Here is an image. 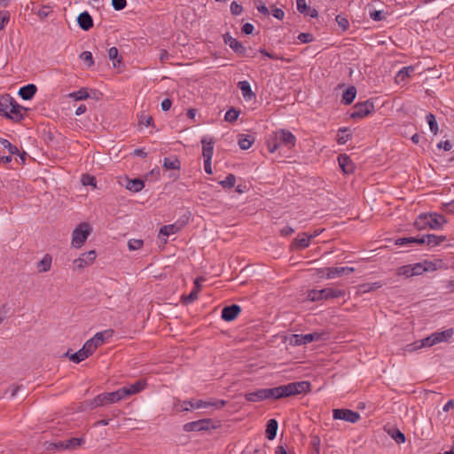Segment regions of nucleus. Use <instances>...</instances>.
Masks as SVG:
<instances>
[{"label":"nucleus","instance_id":"nucleus-1","mask_svg":"<svg viewBox=\"0 0 454 454\" xmlns=\"http://www.w3.org/2000/svg\"><path fill=\"white\" fill-rule=\"evenodd\" d=\"M310 391L309 381H296L272 388H262L254 392L247 393L245 398L248 402L256 403L267 399H279L306 394Z\"/></svg>","mask_w":454,"mask_h":454},{"label":"nucleus","instance_id":"nucleus-2","mask_svg":"<svg viewBox=\"0 0 454 454\" xmlns=\"http://www.w3.org/2000/svg\"><path fill=\"white\" fill-rule=\"evenodd\" d=\"M296 137L287 129H278L270 134L266 139V145L270 153H275L280 146L293 148L295 145Z\"/></svg>","mask_w":454,"mask_h":454},{"label":"nucleus","instance_id":"nucleus-3","mask_svg":"<svg viewBox=\"0 0 454 454\" xmlns=\"http://www.w3.org/2000/svg\"><path fill=\"white\" fill-rule=\"evenodd\" d=\"M26 108L19 105L9 94L0 96V115L14 121L23 120Z\"/></svg>","mask_w":454,"mask_h":454},{"label":"nucleus","instance_id":"nucleus-4","mask_svg":"<svg viewBox=\"0 0 454 454\" xmlns=\"http://www.w3.org/2000/svg\"><path fill=\"white\" fill-rule=\"evenodd\" d=\"M447 223L442 215L437 213H422L414 222V226L418 230H440Z\"/></svg>","mask_w":454,"mask_h":454},{"label":"nucleus","instance_id":"nucleus-5","mask_svg":"<svg viewBox=\"0 0 454 454\" xmlns=\"http://www.w3.org/2000/svg\"><path fill=\"white\" fill-rule=\"evenodd\" d=\"M374 110V103L371 99L358 102L345 113V120H361L372 114Z\"/></svg>","mask_w":454,"mask_h":454},{"label":"nucleus","instance_id":"nucleus-6","mask_svg":"<svg viewBox=\"0 0 454 454\" xmlns=\"http://www.w3.org/2000/svg\"><path fill=\"white\" fill-rule=\"evenodd\" d=\"M91 232V228L89 223H80L72 233V247L74 248H81L88 237Z\"/></svg>","mask_w":454,"mask_h":454},{"label":"nucleus","instance_id":"nucleus-7","mask_svg":"<svg viewBox=\"0 0 454 454\" xmlns=\"http://www.w3.org/2000/svg\"><path fill=\"white\" fill-rule=\"evenodd\" d=\"M453 335V329H448L439 333H434L420 341L419 348L432 347L437 343L448 340Z\"/></svg>","mask_w":454,"mask_h":454},{"label":"nucleus","instance_id":"nucleus-8","mask_svg":"<svg viewBox=\"0 0 454 454\" xmlns=\"http://www.w3.org/2000/svg\"><path fill=\"white\" fill-rule=\"evenodd\" d=\"M121 400H123V396L121 388H119L118 390L114 392L103 393L98 395L92 401V405L94 407L103 406L109 403H114Z\"/></svg>","mask_w":454,"mask_h":454},{"label":"nucleus","instance_id":"nucleus-9","mask_svg":"<svg viewBox=\"0 0 454 454\" xmlns=\"http://www.w3.org/2000/svg\"><path fill=\"white\" fill-rule=\"evenodd\" d=\"M225 405V401L223 400H217L215 402H205L202 400H198L196 402L192 401H184L182 403V409L183 411H190L192 409H201V408H207L214 406L216 409H221Z\"/></svg>","mask_w":454,"mask_h":454},{"label":"nucleus","instance_id":"nucleus-10","mask_svg":"<svg viewBox=\"0 0 454 454\" xmlns=\"http://www.w3.org/2000/svg\"><path fill=\"white\" fill-rule=\"evenodd\" d=\"M97 258V252L90 250L82 254L77 259L73 261L74 269L82 270L86 267L92 265Z\"/></svg>","mask_w":454,"mask_h":454},{"label":"nucleus","instance_id":"nucleus-11","mask_svg":"<svg viewBox=\"0 0 454 454\" xmlns=\"http://www.w3.org/2000/svg\"><path fill=\"white\" fill-rule=\"evenodd\" d=\"M146 387V381L145 380H139L133 384L124 386L121 388L123 399L128 398L130 395L140 393Z\"/></svg>","mask_w":454,"mask_h":454},{"label":"nucleus","instance_id":"nucleus-12","mask_svg":"<svg viewBox=\"0 0 454 454\" xmlns=\"http://www.w3.org/2000/svg\"><path fill=\"white\" fill-rule=\"evenodd\" d=\"M212 426L211 419H200L197 421L189 422L184 425L185 432H199L207 431Z\"/></svg>","mask_w":454,"mask_h":454},{"label":"nucleus","instance_id":"nucleus-13","mask_svg":"<svg viewBox=\"0 0 454 454\" xmlns=\"http://www.w3.org/2000/svg\"><path fill=\"white\" fill-rule=\"evenodd\" d=\"M318 339L319 335L317 333L294 334L290 339V343L300 346Z\"/></svg>","mask_w":454,"mask_h":454},{"label":"nucleus","instance_id":"nucleus-14","mask_svg":"<svg viewBox=\"0 0 454 454\" xmlns=\"http://www.w3.org/2000/svg\"><path fill=\"white\" fill-rule=\"evenodd\" d=\"M240 311L241 308L236 304L224 307L222 310V318L227 322L232 321L239 316Z\"/></svg>","mask_w":454,"mask_h":454},{"label":"nucleus","instance_id":"nucleus-15","mask_svg":"<svg viewBox=\"0 0 454 454\" xmlns=\"http://www.w3.org/2000/svg\"><path fill=\"white\" fill-rule=\"evenodd\" d=\"M224 43L230 46L236 53L244 54L246 49L240 42L233 38L231 35L226 34L224 35Z\"/></svg>","mask_w":454,"mask_h":454},{"label":"nucleus","instance_id":"nucleus-16","mask_svg":"<svg viewBox=\"0 0 454 454\" xmlns=\"http://www.w3.org/2000/svg\"><path fill=\"white\" fill-rule=\"evenodd\" d=\"M180 227L176 224L164 225L160 229L159 238L162 239L164 242L167 241V238L172 234H176L180 231Z\"/></svg>","mask_w":454,"mask_h":454},{"label":"nucleus","instance_id":"nucleus-17","mask_svg":"<svg viewBox=\"0 0 454 454\" xmlns=\"http://www.w3.org/2000/svg\"><path fill=\"white\" fill-rule=\"evenodd\" d=\"M77 22L80 27L85 31H88L93 27V20L91 16L87 12H82L77 18Z\"/></svg>","mask_w":454,"mask_h":454},{"label":"nucleus","instance_id":"nucleus-18","mask_svg":"<svg viewBox=\"0 0 454 454\" xmlns=\"http://www.w3.org/2000/svg\"><path fill=\"white\" fill-rule=\"evenodd\" d=\"M202 144V155L204 160H212L213 152H214V140L210 138L207 140V138H203L201 140Z\"/></svg>","mask_w":454,"mask_h":454},{"label":"nucleus","instance_id":"nucleus-19","mask_svg":"<svg viewBox=\"0 0 454 454\" xmlns=\"http://www.w3.org/2000/svg\"><path fill=\"white\" fill-rule=\"evenodd\" d=\"M312 236H309L306 233L299 235L293 242V248L294 249H304L309 246Z\"/></svg>","mask_w":454,"mask_h":454},{"label":"nucleus","instance_id":"nucleus-20","mask_svg":"<svg viewBox=\"0 0 454 454\" xmlns=\"http://www.w3.org/2000/svg\"><path fill=\"white\" fill-rule=\"evenodd\" d=\"M238 87L246 100H251L255 98V94L252 91L250 83L247 81L239 82Z\"/></svg>","mask_w":454,"mask_h":454},{"label":"nucleus","instance_id":"nucleus-21","mask_svg":"<svg viewBox=\"0 0 454 454\" xmlns=\"http://www.w3.org/2000/svg\"><path fill=\"white\" fill-rule=\"evenodd\" d=\"M36 90H37V88L35 84H27L20 89L19 95L23 99L29 100L35 96Z\"/></svg>","mask_w":454,"mask_h":454},{"label":"nucleus","instance_id":"nucleus-22","mask_svg":"<svg viewBox=\"0 0 454 454\" xmlns=\"http://www.w3.org/2000/svg\"><path fill=\"white\" fill-rule=\"evenodd\" d=\"M357 90L353 85L348 86L344 91H342V104L350 105L356 98Z\"/></svg>","mask_w":454,"mask_h":454},{"label":"nucleus","instance_id":"nucleus-23","mask_svg":"<svg viewBox=\"0 0 454 454\" xmlns=\"http://www.w3.org/2000/svg\"><path fill=\"white\" fill-rule=\"evenodd\" d=\"M124 185L127 190L131 191L133 192H137L144 188L145 184L141 179L135 178L126 179V184Z\"/></svg>","mask_w":454,"mask_h":454},{"label":"nucleus","instance_id":"nucleus-24","mask_svg":"<svg viewBox=\"0 0 454 454\" xmlns=\"http://www.w3.org/2000/svg\"><path fill=\"white\" fill-rule=\"evenodd\" d=\"M446 240L445 236H438L434 234H427L425 235L426 245L431 247H436L440 245L442 242Z\"/></svg>","mask_w":454,"mask_h":454},{"label":"nucleus","instance_id":"nucleus-25","mask_svg":"<svg viewBox=\"0 0 454 454\" xmlns=\"http://www.w3.org/2000/svg\"><path fill=\"white\" fill-rule=\"evenodd\" d=\"M52 258L50 254H46L37 263V270L39 272H47L51 270Z\"/></svg>","mask_w":454,"mask_h":454},{"label":"nucleus","instance_id":"nucleus-26","mask_svg":"<svg viewBox=\"0 0 454 454\" xmlns=\"http://www.w3.org/2000/svg\"><path fill=\"white\" fill-rule=\"evenodd\" d=\"M66 356L69 357V359L74 363H80L86 359L90 355L87 353V350L82 347L77 352L69 356V352L66 353Z\"/></svg>","mask_w":454,"mask_h":454},{"label":"nucleus","instance_id":"nucleus-27","mask_svg":"<svg viewBox=\"0 0 454 454\" xmlns=\"http://www.w3.org/2000/svg\"><path fill=\"white\" fill-rule=\"evenodd\" d=\"M360 419V414L356 411L342 409V420L350 423H356Z\"/></svg>","mask_w":454,"mask_h":454},{"label":"nucleus","instance_id":"nucleus-28","mask_svg":"<svg viewBox=\"0 0 454 454\" xmlns=\"http://www.w3.org/2000/svg\"><path fill=\"white\" fill-rule=\"evenodd\" d=\"M356 165L352 160L348 156L342 154V173L352 174L354 173Z\"/></svg>","mask_w":454,"mask_h":454},{"label":"nucleus","instance_id":"nucleus-29","mask_svg":"<svg viewBox=\"0 0 454 454\" xmlns=\"http://www.w3.org/2000/svg\"><path fill=\"white\" fill-rule=\"evenodd\" d=\"M278 431V421L271 419L267 423L266 435L269 440L275 439Z\"/></svg>","mask_w":454,"mask_h":454},{"label":"nucleus","instance_id":"nucleus-30","mask_svg":"<svg viewBox=\"0 0 454 454\" xmlns=\"http://www.w3.org/2000/svg\"><path fill=\"white\" fill-rule=\"evenodd\" d=\"M254 139L251 136L241 134L239 136L238 144H239L240 149L247 150L252 146V145L254 144Z\"/></svg>","mask_w":454,"mask_h":454},{"label":"nucleus","instance_id":"nucleus-31","mask_svg":"<svg viewBox=\"0 0 454 454\" xmlns=\"http://www.w3.org/2000/svg\"><path fill=\"white\" fill-rule=\"evenodd\" d=\"M381 282H374V283H366L363 285L358 286V293L360 294H365L372 291H375L380 289L382 286Z\"/></svg>","mask_w":454,"mask_h":454},{"label":"nucleus","instance_id":"nucleus-32","mask_svg":"<svg viewBox=\"0 0 454 454\" xmlns=\"http://www.w3.org/2000/svg\"><path fill=\"white\" fill-rule=\"evenodd\" d=\"M163 168L178 170L181 168V162L176 157H168L164 159Z\"/></svg>","mask_w":454,"mask_h":454},{"label":"nucleus","instance_id":"nucleus-33","mask_svg":"<svg viewBox=\"0 0 454 454\" xmlns=\"http://www.w3.org/2000/svg\"><path fill=\"white\" fill-rule=\"evenodd\" d=\"M340 270L337 267L325 268L319 271L320 278H326L328 279L334 278L340 275Z\"/></svg>","mask_w":454,"mask_h":454},{"label":"nucleus","instance_id":"nucleus-34","mask_svg":"<svg viewBox=\"0 0 454 454\" xmlns=\"http://www.w3.org/2000/svg\"><path fill=\"white\" fill-rule=\"evenodd\" d=\"M340 292L333 287H326L320 290L321 300H327L330 298L338 297Z\"/></svg>","mask_w":454,"mask_h":454},{"label":"nucleus","instance_id":"nucleus-35","mask_svg":"<svg viewBox=\"0 0 454 454\" xmlns=\"http://www.w3.org/2000/svg\"><path fill=\"white\" fill-rule=\"evenodd\" d=\"M108 58L113 61L114 67H120L121 64V58H119V51L116 47H111L108 50Z\"/></svg>","mask_w":454,"mask_h":454},{"label":"nucleus","instance_id":"nucleus-36","mask_svg":"<svg viewBox=\"0 0 454 454\" xmlns=\"http://www.w3.org/2000/svg\"><path fill=\"white\" fill-rule=\"evenodd\" d=\"M396 275L399 276V277H403L404 278H411L413 277V272H412V269H411V264H407V265H403V266H401V267H398L396 269Z\"/></svg>","mask_w":454,"mask_h":454},{"label":"nucleus","instance_id":"nucleus-37","mask_svg":"<svg viewBox=\"0 0 454 454\" xmlns=\"http://www.w3.org/2000/svg\"><path fill=\"white\" fill-rule=\"evenodd\" d=\"M424 263L426 265L427 271H434L440 269H447V267L443 266V262L441 260L436 262L424 261Z\"/></svg>","mask_w":454,"mask_h":454},{"label":"nucleus","instance_id":"nucleus-38","mask_svg":"<svg viewBox=\"0 0 454 454\" xmlns=\"http://www.w3.org/2000/svg\"><path fill=\"white\" fill-rule=\"evenodd\" d=\"M199 292H200V286H199L198 280H196L194 289L190 293L189 295L184 297V302L188 304V303H192V301L197 300Z\"/></svg>","mask_w":454,"mask_h":454},{"label":"nucleus","instance_id":"nucleus-39","mask_svg":"<svg viewBox=\"0 0 454 454\" xmlns=\"http://www.w3.org/2000/svg\"><path fill=\"white\" fill-rule=\"evenodd\" d=\"M65 442V450H74L82 445L83 440L82 438H71Z\"/></svg>","mask_w":454,"mask_h":454},{"label":"nucleus","instance_id":"nucleus-40","mask_svg":"<svg viewBox=\"0 0 454 454\" xmlns=\"http://www.w3.org/2000/svg\"><path fill=\"white\" fill-rule=\"evenodd\" d=\"M426 120L429 125L431 132L434 133V135L437 134L438 124H437L434 115L433 114H428L426 116Z\"/></svg>","mask_w":454,"mask_h":454},{"label":"nucleus","instance_id":"nucleus-41","mask_svg":"<svg viewBox=\"0 0 454 454\" xmlns=\"http://www.w3.org/2000/svg\"><path fill=\"white\" fill-rule=\"evenodd\" d=\"M236 177L233 174H229L225 179L219 182L223 188H232L235 185Z\"/></svg>","mask_w":454,"mask_h":454},{"label":"nucleus","instance_id":"nucleus-42","mask_svg":"<svg viewBox=\"0 0 454 454\" xmlns=\"http://www.w3.org/2000/svg\"><path fill=\"white\" fill-rule=\"evenodd\" d=\"M411 269H412V272H413L412 273L413 277L419 276V275H422L424 272H427L426 265H425L424 262L411 264Z\"/></svg>","mask_w":454,"mask_h":454},{"label":"nucleus","instance_id":"nucleus-43","mask_svg":"<svg viewBox=\"0 0 454 454\" xmlns=\"http://www.w3.org/2000/svg\"><path fill=\"white\" fill-rule=\"evenodd\" d=\"M239 116V112L234 108L228 110L224 115V120L228 122L235 121Z\"/></svg>","mask_w":454,"mask_h":454},{"label":"nucleus","instance_id":"nucleus-44","mask_svg":"<svg viewBox=\"0 0 454 454\" xmlns=\"http://www.w3.org/2000/svg\"><path fill=\"white\" fill-rule=\"evenodd\" d=\"M144 241L142 239H132L128 241V247L130 251H135L142 248Z\"/></svg>","mask_w":454,"mask_h":454},{"label":"nucleus","instance_id":"nucleus-45","mask_svg":"<svg viewBox=\"0 0 454 454\" xmlns=\"http://www.w3.org/2000/svg\"><path fill=\"white\" fill-rule=\"evenodd\" d=\"M0 143L4 148H6L9 151L11 154L19 153V149L15 145H12L11 142L8 141L7 139L2 138L0 139Z\"/></svg>","mask_w":454,"mask_h":454},{"label":"nucleus","instance_id":"nucleus-46","mask_svg":"<svg viewBox=\"0 0 454 454\" xmlns=\"http://www.w3.org/2000/svg\"><path fill=\"white\" fill-rule=\"evenodd\" d=\"M80 59L86 64L88 67H92L94 65V60L91 52L83 51L80 55Z\"/></svg>","mask_w":454,"mask_h":454},{"label":"nucleus","instance_id":"nucleus-47","mask_svg":"<svg viewBox=\"0 0 454 454\" xmlns=\"http://www.w3.org/2000/svg\"><path fill=\"white\" fill-rule=\"evenodd\" d=\"M70 97L75 100L86 99L90 97L86 90L82 89L70 94Z\"/></svg>","mask_w":454,"mask_h":454},{"label":"nucleus","instance_id":"nucleus-48","mask_svg":"<svg viewBox=\"0 0 454 454\" xmlns=\"http://www.w3.org/2000/svg\"><path fill=\"white\" fill-rule=\"evenodd\" d=\"M52 9L50 5H43L37 11L36 13L40 19L44 20L50 15Z\"/></svg>","mask_w":454,"mask_h":454},{"label":"nucleus","instance_id":"nucleus-49","mask_svg":"<svg viewBox=\"0 0 454 454\" xmlns=\"http://www.w3.org/2000/svg\"><path fill=\"white\" fill-rule=\"evenodd\" d=\"M413 71V68L411 67H403L397 74L396 79H400L401 81H404L405 78L410 76L411 72Z\"/></svg>","mask_w":454,"mask_h":454},{"label":"nucleus","instance_id":"nucleus-50","mask_svg":"<svg viewBox=\"0 0 454 454\" xmlns=\"http://www.w3.org/2000/svg\"><path fill=\"white\" fill-rule=\"evenodd\" d=\"M307 299L311 301H321L320 290L312 289L308 291Z\"/></svg>","mask_w":454,"mask_h":454},{"label":"nucleus","instance_id":"nucleus-51","mask_svg":"<svg viewBox=\"0 0 454 454\" xmlns=\"http://www.w3.org/2000/svg\"><path fill=\"white\" fill-rule=\"evenodd\" d=\"M104 334L105 333H97L90 340L96 348L100 347L104 343Z\"/></svg>","mask_w":454,"mask_h":454},{"label":"nucleus","instance_id":"nucleus-52","mask_svg":"<svg viewBox=\"0 0 454 454\" xmlns=\"http://www.w3.org/2000/svg\"><path fill=\"white\" fill-rule=\"evenodd\" d=\"M10 20V13L7 11L0 12V31L4 28Z\"/></svg>","mask_w":454,"mask_h":454},{"label":"nucleus","instance_id":"nucleus-53","mask_svg":"<svg viewBox=\"0 0 454 454\" xmlns=\"http://www.w3.org/2000/svg\"><path fill=\"white\" fill-rule=\"evenodd\" d=\"M82 184L83 185H91L96 187V178L93 176L90 175H82L81 178Z\"/></svg>","mask_w":454,"mask_h":454},{"label":"nucleus","instance_id":"nucleus-54","mask_svg":"<svg viewBox=\"0 0 454 454\" xmlns=\"http://www.w3.org/2000/svg\"><path fill=\"white\" fill-rule=\"evenodd\" d=\"M392 438L397 442V443H403L405 442V435L403 433H402L398 429H395L394 433L391 434Z\"/></svg>","mask_w":454,"mask_h":454},{"label":"nucleus","instance_id":"nucleus-55","mask_svg":"<svg viewBox=\"0 0 454 454\" xmlns=\"http://www.w3.org/2000/svg\"><path fill=\"white\" fill-rule=\"evenodd\" d=\"M243 11V8L240 4H239L237 2H232L231 4V12L233 15H239Z\"/></svg>","mask_w":454,"mask_h":454},{"label":"nucleus","instance_id":"nucleus-56","mask_svg":"<svg viewBox=\"0 0 454 454\" xmlns=\"http://www.w3.org/2000/svg\"><path fill=\"white\" fill-rule=\"evenodd\" d=\"M298 39L300 40V42L307 43L313 41V35L309 33H301L298 35Z\"/></svg>","mask_w":454,"mask_h":454},{"label":"nucleus","instance_id":"nucleus-57","mask_svg":"<svg viewBox=\"0 0 454 454\" xmlns=\"http://www.w3.org/2000/svg\"><path fill=\"white\" fill-rule=\"evenodd\" d=\"M112 4L116 11H121L125 8L127 2L126 0H112Z\"/></svg>","mask_w":454,"mask_h":454},{"label":"nucleus","instance_id":"nucleus-58","mask_svg":"<svg viewBox=\"0 0 454 454\" xmlns=\"http://www.w3.org/2000/svg\"><path fill=\"white\" fill-rule=\"evenodd\" d=\"M370 17L375 20L380 21L384 20L385 16L382 11H373L370 12Z\"/></svg>","mask_w":454,"mask_h":454},{"label":"nucleus","instance_id":"nucleus-59","mask_svg":"<svg viewBox=\"0 0 454 454\" xmlns=\"http://www.w3.org/2000/svg\"><path fill=\"white\" fill-rule=\"evenodd\" d=\"M352 131L348 128H342V144L346 143L351 138Z\"/></svg>","mask_w":454,"mask_h":454},{"label":"nucleus","instance_id":"nucleus-60","mask_svg":"<svg viewBox=\"0 0 454 454\" xmlns=\"http://www.w3.org/2000/svg\"><path fill=\"white\" fill-rule=\"evenodd\" d=\"M83 348H85V350H87V353H89V355H92L93 352L97 349L96 346L90 342V340H87L84 345H83Z\"/></svg>","mask_w":454,"mask_h":454},{"label":"nucleus","instance_id":"nucleus-61","mask_svg":"<svg viewBox=\"0 0 454 454\" xmlns=\"http://www.w3.org/2000/svg\"><path fill=\"white\" fill-rule=\"evenodd\" d=\"M271 14L278 20H282L285 16L284 11L280 8H273Z\"/></svg>","mask_w":454,"mask_h":454},{"label":"nucleus","instance_id":"nucleus-62","mask_svg":"<svg viewBox=\"0 0 454 454\" xmlns=\"http://www.w3.org/2000/svg\"><path fill=\"white\" fill-rule=\"evenodd\" d=\"M437 147L438 148H443L444 151H450L451 148H452V144L449 141V140H446V141H441L438 145H437Z\"/></svg>","mask_w":454,"mask_h":454},{"label":"nucleus","instance_id":"nucleus-63","mask_svg":"<svg viewBox=\"0 0 454 454\" xmlns=\"http://www.w3.org/2000/svg\"><path fill=\"white\" fill-rule=\"evenodd\" d=\"M297 10L300 12H305L307 10L306 0H296Z\"/></svg>","mask_w":454,"mask_h":454},{"label":"nucleus","instance_id":"nucleus-64","mask_svg":"<svg viewBox=\"0 0 454 454\" xmlns=\"http://www.w3.org/2000/svg\"><path fill=\"white\" fill-rule=\"evenodd\" d=\"M445 289L447 293H454V280H448L445 283Z\"/></svg>","mask_w":454,"mask_h":454}]
</instances>
